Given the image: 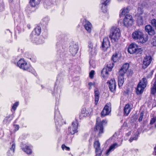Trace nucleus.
Here are the masks:
<instances>
[{
    "label": "nucleus",
    "mask_w": 156,
    "mask_h": 156,
    "mask_svg": "<svg viewBox=\"0 0 156 156\" xmlns=\"http://www.w3.org/2000/svg\"><path fill=\"white\" fill-rule=\"evenodd\" d=\"M132 37L134 40L142 44L147 42L148 39V35L144 34L142 31L139 30L135 31L133 33Z\"/></svg>",
    "instance_id": "obj_1"
},
{
    "label": "nucleus",
    "mask_w": 156,
    "mask_h": 156,
    "mask_svg": "<svg viewBox=\"0 0 156 156\" xmlns=\"http://www.w3.org/2000/svg\"><path fill=\"white\" fill-rule=\"evenodd\" d=\"M101 120L99 117L97 118V120L94 126V130L96 133H98V136H100L101 134L104 133V125H105L107 123V121L105 120H103L102 121H99Z\"/></svg>",
    "instance_id": "obj_2"
},
{
    "label": "nucleus",
    "mask_w": 156,
    "mask_h": 156,
    "mask_svg": "<svg viewBox=\"0 0 156 156\" xmlns=\"http://www.w3.org/2000/svg\"><path fill=\"white\" fill-rule=\"evenodd\" d=\"M120 30L119 28L115 27L111 28L110 30L109 37L112 42L113 43L117 42L120 37Z\"/></svg>",
    "instance_id": "obj_3"
},
{
    "label": "nucleus",
    "mask_w": 156,
    "mask_h": 156,
    "mask_svg": "<svg viewBox=\"0 0 156 156\" xmlns=\"http://www.w3.org/2000/svg\"><path fill=\"white\" fill-rule=\"evenodd\" d=\"M17 66L20 69L24 71H27L30 72H33L34 69L29 64L27 63L23 58H20L17 62Z\"/></svg>",
    "instance_id": "obj_4"
},
{
    "label": "nucleus",
    "mask_w": 156,
    "mask_h": 156,
    "mask_svg": "<svg viewBox=\"0 0 156 156\" xmlns=\"http://www.w3.org/2000/svg\"><path fill=\"white\" fill-rule=\"evenodd\" d=\"M147 83V80L145 77L143 78L140 80L136 89V93L138 95L142 94L144 89L146 87Z\"/></svg>",
    "instance_id": "obj_5"
},
{
    "label": "nucleus",
    "mask_w": 156,
    "mask_h": 156,
    "mask_svg": "<svg viewBox=\"0 0 156 156\" xmlns=\"http://www.w3.org/2000/svg\"><path fill=\"white\" fill-rule=\"evenodd\" d=\"M114 66L113 62L109 61L107 63L106 68H103L101 72V75L104 79H106L108 77L109 73L108 71H111Z\"/></svg>",
    "instance_id": "obj_6"
},
{
    "label": "nucleus",
    "mask_w": 156,
    "mask_h": 156,
    "mask_svg": "<svg viewBox=\"0 0 156 156\" xmlns=\"http://www.w3.org/2000/svg\"><path fill=\"white\" fill-rule=\"evenodd\" d=\"M143 50L141 48H139L138 46L133 43L130 44L128 47V51L130 54L141 55L142 53Z\"/></svg>",
    "instance_id": "obj_7"
},
{
    "label": "nucleus",
    "mask_w": 156,
    "mask_h": 156,
    "mask_svg": "<svg viewBox=\"0 0 156 156\" xmlns=\"http://www.w3.org/2000/svg\"><path fill=\"white\" fill-rule=\"evenodd\" d=\"M111 111V105L110 103H107L101 113V116L102 118L108 115Z\"/></svg>",
    "instance_id": "obj_8"
},
{
    "label": "nucleus",
    "mask_w": 156,
    "mask_h": 156,
    "mask_svg": "<svg viewBox=\"0 0 156 156\" xmlns=\"http://www.w3.org/2000/svg\"><path fill=\"white\" fill-rule=\"evenodd\" d=\"M133 23L132 16L130 14H127L124 18L123 24L125 26L128 27L131 26Z\"/></svg>",
    "instance_id": "obj_9"
},
{
    "label": "nucleus",
    "mask_w": 156,
    "mask_h": 156,
    "mask_svg": "<svg viewBox=\"0 0 156 156\" xmlns=\"http://www.w3.org/2000/svg\"><path fill=\"white\" fill-rule=\"evenodd\" d=\"M78 122L77 120L73 122L72 126L69 127L68 128L69 131L71 134L73 135L78 132Z\"/></svg>",
    "instance_id": "obj_10"
},
{
    "label": "nucleus",
    "mask_w": 156,
    "mask_h": 156,
    "mask_svg": "<svg viewBox=\"0 0 156 156\" xmlns=\"http://www.w3.org/2000/svg\"><path fill=\"white\" fill-rule=\"evenodd\" d=\"M152 61V58L150 55H146L144 58L143 62L142 68L146 69L151 64Z\"/></svg>",
    "instance_id": "obj_11"
},
{
    "label": "nucleus",
    "mask_w": 156,
    "mask_h": 156,
    "mask_svg": "<svg viewBox=\"0 0 156 156\" xmlns=\"http://www.w3.org/2000/svg\"><path fill=\"white\" fill-rule=\"evenodd\" d=\"M110 47V43L108 37H104L101 44L102 49L105 51H107Z\"/></svg>",
    "instance_id": "obj_12"
},
{
    "label": "nucleus",
    "mask_w": 156,
    "mask_h": 156,
    "mask_svg": "<svg viewBox=\"0 0 156 156\" xmlns=\"http://www.w3.org/2000/svg\"><path fill=\"white\" fill-rule=\"evenodd\" d=\"M21 147L22 150L27 154H30L32 153V146L31 145L22 144L21 145Z\"/></svg>",
    "instance_id": "obj_13"
},
{
    "label": "nucleus",
    "mask_w": 156,
    "mask_h": 156,
    "mask_svg": "<svg viewBox=\"0 0 156 156\" xmlns=\"http://www.w3.org/2000/svg\"><path fill=\"white\" fill-rule=\"evenodd\" d=\"M107 83L108 84V87L110 90L112 92H114L116 90V85L115 81L114 79H111L108 81Z\"/></svg>",
    "instance_id": "obj_14"
},
{
    "label": "nucleus",
    "mask_w": 156,
    "mask_h": 156,
    "mask_svg": "<svg viewBox=\"0 0 156 156\" xmlns=\"http://www.w3.org/2000/svg\"><path fill=\"white\" fill-rule=\"evenodd\" d=\"M129 66V65L128 63H126L124 64L119 70V75L120 76H124L128 70Z\"/></svg>",
    "instance_id": "obj_15"
},
{
    "label": "nucleus",
    "mask_w": 156,
    "mask_h": 156,
    "mask_svg": "<svg viewBox=\"0 0 156 156\" xmlns=\"http://www.w3.org/2000/svg\"><path fill=\"white\" fill-rule=\"evenodd\" d=\"M90 114V111L88 109H87L86 108H83L81 110V113L79 115V118L80 119H81L83 117L89 116Z\"/></svg>",
    "instance_id": "obj_16"
},
{
    "label": "nucleus",
    "mask_w": 156,
    "mask_h": 156,
    "mask_svg": "<svg viewBox=\"0 0 156 156\" xmlns=\"http://www.w3.org/2000/svg\"><path fill=\"white\" fill-rule=\"evenodd\" d=\"M145 30L151 36H153L155 34L154 29L150 25H147L145 27Z\"/></svg>",
    "instance_id": "obj_17"
},
{
    "label": "nucleus",
    "mask_w": 156,
    "mask_h": 156,
    "mask_svg": "<svg viewBox=\"0 0 156 156\" xmlns=\"http://www.w3.org/2000/svg\"><path fill=\"white\" fill-rule=\"evenodd\" d=\"M41 32V27L38 25H37L34 29V30L32 31L30 35V37H33V34L37 36H39Z\"/></svg>",
    "instance_id": "obj_18"
},
{
    "label": "nucleus",
    "mask_w": 156,
    "mask_h": 156,
    "mask_svg": "<svg viewBox=\"0 0 156 156\" xmlns=\"http://www.w3.org/2000/svg\"><path fill=\"white\" fill-rule=\"evenodd\" d=\"M84 26L85 29L87 32L89 33H90L91 31V28L92 27L91 23L90 22L85 19L84 20Z\"/></svg>",
    "instance_id": "obj_19"
},
{
    "label": "nucleus",
    "mask_w": 156,
    "mask_h": 156,
    "mask_svg": "<svg viewBox=\"0 0 156 156\" xmlns=\"http://www.w3.org/2000/svg\"><path fill=\"white\" fill-rule=\"evenodd\" d=\"M131 109L129 104V103L126 104L123 109L124 115L125 116H128L131 111Z\"/></svg>",
    "instance_id": "obj_20"
},
{
    "label": "nucleus",
    "mask_w": 156,
    "mask_h": 156,
    "mask_svg": "<svg viewBox=\"0 0 156 156\" xmlns=\"http://www.w3.org/2000/svg\"><path fill=\"white\" fill-rule=\"evenodd\" d=\"M129 6H127L126 8L125 7L123 8L120 11V17H121L124 16H125L129 13Z\"/></svg>",
    "instance_id": "obj_21"
},
{
    "label": "nucleus",
    "mask_w": 156,
    "mask_h": 156,
    "mask_svg": "<svg viewBox=\"0 0 156 156\" xmlns=\"http://www.w3.org/2000/svg\"><path fill=\"white\" fill-rule=\"evenodd\" d=\"M78 50V46L75 44L70 47V52L73 55H75L77 53Z\"/></svg>",
    "instance_id": "obj_22"
},
{
    "label": "nucleus",
    "mask_w": 156,
    "mask_h": 156,
    "mask_svg": "<svg viewBox=\"0 0 156 156\" xmlns=\"http://www.w3.org/2000/svg\"><path fill=\"white\" fill-rule=\"evenodd\" d=\"M94 93L95 97L94 104L95 105H97L99 100L100 97V92L98 88H96L94 89Z\"/></svg>",
    "instance_id": "obj_23"
},
{
    "label": "nucleus",
    "mask_w": 156,
    "mask_h": 156,
    "mask_svg": "<svg viewBox=\"0 0 156 156\" xmlns=\"http://www.w3.org/2000/svg\"><path fill=\"white\" fill-rule=\"evenodd\" d=\"M12 143L11 147L10 148V150L7 153V155L8 156H13L14 152L15 149V144L13 141H12Z\"/></svg>",
    "instance_id": "obj_24"
},
{
    "label": "nucleus",
    "mask_w": 156,
    "mask_h": 156,
    "mask_svg": "<svg viewBox=\"0 0 156 156\" xmlns=\"http://www.w3.org/2000/svg\"><path fill=\"white\" fill-rule=\"evenodd\" d=\"M33 43L37 44H42L43 43V41L39 37H35L33 36V37H30Z\"/></svg>",
    "instance_id": "obj_25"
},
{
    "label": "nucleus",
    "mask_w": 156,
    "mask_h": 156,
    "mask_svg": "<svg viewBox=\"0 0 156 156\" xmlns=\"http://www.w3.org/2000/svg\"><path fill=\"white\" fill-rule=\"evenodd\" d=\"M100 144L98 140L95 141L94 143V147L95 149V153L98 151H102L100 148Z\"/></svg>",
    "instance_id": "obj_26"
},
{
    "label": "nucleus",
    "mask_w": 156,
    "mask_h": 156,
    "mask_svg": "<svg viewBox=\"0 0 156 156\" xmlns=\"http://www.w3.org/2000/svg\"><path fill=\"white\" fill-rule=\"evenodd\" d=\"M41 0H30L29 4L31 7H36L40 3Z\"/></svg>",
    "instance_id": "obj_27"
},
{
    "label": "nucleus",
    "mask_w": 156,
    "mask_h": 156,
    "mask_svg": "<svg viewBox=\"0 0 156 156\" xmlns=\"http://www.w3.org/2000/svg\"><path fill=\"white\" fill-rule=\"evenodd\" d=\"M115 146H116L117 147L119 146L118 144L116 143H114L112 145H111L110 146L109 149L107 150L106 152V154L107 155H108L110 152L113 151L115 148Z\"/></svg>",
    "instance_id": "obj_28"
},
{
    "label": "nucleus",
    "mask_w": 156,
    "mask_h": 156,
    "mask_svg": "<svg viewBox=\"0 0 156 156\" xmlns=\"http://www.w3.org/2000/svg\"><path fill=\"white\" fill-rule=\"evenodd\" d=\"M118 53V52H115L113 54L112 56L111 60L112 61V62L111 61L113 62L114 64V63L116 62L119 60Z\"/></svg>",
    "instance_id": "obj_29"
},
{
    "label": "nucleus",
    "mask_w": 156,
    "mask_h": 156,
    "mask_svg": "<svg viewBox=\"0 0 156 156\" xmlns=\"http://www.w3.org/2000/svg\"><path fill=\"white\" fill-rule=\"evenodd\" d=\"M111 0H101V4L102 5L101 7V9L103 10V7H105V8H106V7L108 5L110 2ZM103 12H106V10H105V11H104L103 10Z\"/></svg>",
    "instance_id": "obj_30"
},
{
    "label": "nucleus",
    "mask_w": 156,
    "mask_h": 156,
    "mask_svg": "<svg viewBox=\"0 0 156 156\" xmlns=\"http://www.w3.org/2000/svg\"><path fill=\"white\" fill-rule=\"evenodd\" d=\"M54 118L55 123L56 122H58L61 119V116L60 113L57 110L55 111V112Z\"/></svg>",
    "instance_id": "obj_31"
},
{
    "label": "nucleus",
    "mask_w": 156,
    "mask_h": 156,
    "mask_svg": "<svg viewBox=\"0 0 156 156\" xmlns=\"http://www.w3.org/2000/svg\"><path fill=\"white\" fill-rule=\"evenodd\" d=\"M124 76H120L119 75L118 78V86L119 88L121 87L124 82Z\"/></svg>",
    "instance_id": "obj_32"
},
{
    "label": "nucleus",
    "mask_w": 156,
    "mask_h": 156,
    "mask_svg": "<svg viewBox=\"0 0 156 156\" xmlns=\"http://www.w3.org/2000/svg\"><path fill=\"white\" fill-rule=\"evenodd\" d=\"M55 0H46L44 2V5L46 6H51L54 4V2L55 3Z\"/></svg>",
    "instance_id": "obj_33"
},
{
    "label": "nucleus",
    "mask_w": 156,
    "mask_h": 156,
    "mask_svg": "<svg viewBox=\"0 0 156 156\" xmlns=\"http://www.w3.org/2000/svg\"><path fill=\"white\" fill-rule=\"evenodd\" d=\"M89 51L91 56H93L96 55L97 54V49L96 47H94L93 49H89Z\"/></svg>",
    "instance_id": "obj_34"
},
{
    "label": "nucleus",
    "mask_w": 156,
    "mask_h": 156,
    "mask_svg": "<svg viewBox=\"0 0 156 156\" xmlns=\"http://www.w3.org/2000/svg\"><path fill=\"white\" fill-rule=\"evenodd\" d=\"M49 21V19L48 17H45L42 20V23L44 25L46 26L47 25Z\"/></svg>",
    "instance_id": "obj_35"
},
{
    "label": "nucleus",
    "mask_w": 156,
    "mask_h": 156,
    "mask_svg": "<svg viewBox=\"0 0 156 156\" xmlns=\"http://www.w3.org/2000/svg\"><path fill=\"white\" fill-rule=\"evenodd\" d=\"M19 104L18 101H16L15 102L12 106V109L14 111H15L16 110L17 107L18 106Z\"/></svg>",
    "instance_id": "obj_36"
},
{
    "label": "nucleus",
    "mask_w": 156,
    "mask_h": 156,
    "mask_svg": "<svg viewBox=\"0 0 156 156\" xmlns=\"http://www.w3.org/2000/svg\"><path fill=\"white\" fill-rule=\"evenodd\" d=\"M144 115V112L143 111H141L140 114V115L138 119V121L139 122H141L142 121V119Z\"/></svg>",
    "instance_id": "obj_37"
},
{
    "label": "nucleus",
    "mask_w": 156,
    "mask_h": 156,
    "mask_svg": "<svg viewBox=\"0 0 156 156\" xmlns=\"http://www.w3.org/2000/svg\"><path fill=\"white\" fill-rule=\"evenodd\" d=\"M95 74V71L94 70H91L89 73V76L91 79H92L94 77Z\"/></svg>",
    "instance_id": "obj_38"
},
{
    "label": "nucleus",
    "mask_w": 156,
    "mask_h": 156,
    "mask_svg": "<svg viewBox=\"0 0 156 156\" xmlns=\"http://www.w3.org/2000/svg\"><path fill=\"white\" fill-rule=\"evenodd\" d=\"M151 44L153 46H156V36H154L153 38Z\"/></svg>",
    "instance_id": "obj_39"
},
{
    "label": "nucleus",
    "mask_w": 156,
    "mask_h": 156,
    "mask_svg": "<svg viewBox=\"0 0 156 156\" xmlns=\"http://www.w3.org/2000/svg\"><path fill=\"white\" fill-rule=\"evenodd\" d=\"M61 147L63 150H64L65 149H66V150L67 151H69L70 150V148L66 146L65 144H62Z\"/></svg>",
    "instance_id": "obj_40"
},
{
    "label": "nucleus",
    "mask_w": 156,
    "mask_h": 156,
    "mask_svg": "<svg viewBox=\"0 0 156 156\" xmlns=\"http://www.w3.org/2000/svg\"><path fill=\"white\" fill-rule=\"evenodd\" d=\"M137 23L139 25H142L143 24V21L141 17L137 19Z\"/></svg>",
    "instance_id": "obj_41"
},
{
    "label": "nucleus",
    "mask_w": 156,
    "mask_h": 156,
    "mask_svg": "<svg viewBox=\"0 0 156 156\" xmlns=\"http://www.w3.org/2000/svg\"><path fill=\"white\" fill-rule=\"evenodd\" d=\"M13 126L14 127V131L15 132H16L18 130L20 126H19L18 124H13Z\"/></svg>",
    "instance_id": "obj_42"
},
{
    "label": "nucleus",
    "mask_w": 156,
    "mask_h": 156,
    "mask_svg": "<svg viewBox=\"0 0 156 156\" xmlns=\"http://www.w3.org/2000/svg\"><path fill=\"white\" fill-rule=\"evenodd\" d=\"M151 23L156 30V20L155 19H152L151 21Z\"/></svg>",
    "instance_id": "obj_43"
},
{
    "label": "nucleus",
    "mask_w": 156,
    "mask_h": 156,
    "mask_svg": "<svg viewBox=\"0 0 156 156\" xmlns=\"http://www.w3.org/2000/svg\"><path fill=\"white\" fill-rule=\"evenodd\" d=\"M156 121V117L152 118L150 120V124L152 125L154 124Z\"/></svg>",
    "instance_id": "obj_44"
},
{
    "label": "nucleus",
    "mask_w": 156,
    "mask_h": 156,
    "mask_svg": "<svg viewBox=\"0 0 156 156\" xmlns=\"http://www.w3.org/2000/svg\"><path fill=\"white\" fill-rule=\"evenodd\" d=\"M138 138L137 136L136 135L134 137H131L130 139H129V141L130 142H132L134 140H136Z\"/></svg>",
    "instance_id": "obj_45"
},
{
    "label": "nucleus",
    "mask_w": 156,
    "mask_h": 156,
    "mask_svg": "<svg viewBox=\"0 0 156 156\" xmlns=\"http://www.w3.org/2000/svg\"><path fill=\"white\" fill-rule=\"evenodd\" d=\"M95 84V82H94L93 83L90 82L88 83V85L89 86V90H90L91 88V86L92 85H94Z\"/></svg>",
    "instance_id": "obj_46"
},
{
    "label": "nucleus",
    "mask_w": 156,
    "mask_h": 156,
    "mask_svg": "<svg viewBox=\"0 0 156 156\" xmlns=\"http://www.w3.org/2000/svg\"><path fill=\"white\" fill-rule=\"evenodd\" d=\"M30 59L32 62H35L36 61V58L35 56H31L30 58Z\"/></svg>",
    "instance_id": "obj_47"
},
{
    "label": "nucleus",
    "mask_w": 156,
    "mask_h": 156,
    "mask_svg": "<svg viewBox=\"0 0 156 156\" xmlns=\"http://www.w3.org/2000/svg\"><path fill=\"white\" fill-rule=\"evenodd\" d=\"M88 47L89 48V49H93L94 48L93 46V44L92 42H90L89 43Z\"/></svg>",
    "instance_id": "obj_48"
},
{
    "label": "nucleus",
    "mask_w": 156,
    "mask_h": 156,
    "mask_svg": "<svg viewBox=\"0 0 156 156\" xmlns=\"http://www.w3.org/2000/svg\"><path fill=\"white\" fill-rule=\"evenodd\" d=\"M102 151H98V152L96 153L95 156H101V155Z\"/></svg>",
    "instance_id": "obj_49"
},
{
    "label": "nucleus",
    "mask_w": 156,
    "mask_h": 156,
    "mask_svg": "<svg viewBox=\"0 0 156 156\" xmlns=\"http://www.w3.org/2000/svg\"><path fill=\"white\" fill-rule=\"evenodd\" d=\"M102 151H98V152L96 153L95 156H101V155Z\"/></svg>",
    "instance_id": "obj_50"
},
{
    "label": "nucleus",
    "mask_w": 156,
    "mask_h": 156,
    "mask_svg": "<svg viewBox=\"0 0 156 156\" xmlns=\"http://www.w3.org/2000/svg\"><path fill=\"white\" fill-rule=\"evenodd\" d=\"M154 151L153 152V155L156 156V144L154 148Z\"/></svg>",
    "instance_id": "obj_51"
},
{
    "label": "nucleus",
    "mask_w": 156,
    "mask_h": 156,
    "mask_svg": "<svg viewBox=\"0 0 156 156\" xmlns=\"http://www.w3.org/2000/svg\"><path fill=\"white\" fill-rule=\"evenodd\" d=\"M131 134V131H130L128 133H127L126 134V136H129Z\"/></svg>",
    "instance_id": "obj_52"
},
{
    "label": "nucleus",
    "mask_w": 156,
    "mask_h": 156,
    "mask_svg": "<svg viewBox=\"0 0 156 156\" xmlns=\"http://www.w3.org/2000/svg\"><path fill=\"white\" fill-rule=\"evenodd\" d=\"M27 27L29 29H30L31 28V26L30 24H28L27 26Z\"/></svg>",
    "instance_id": "obj_53"
},
{
    "label": "nucleus",
    "mask_w": 156,
    "mask_h": 156,
    "mask_svg": "<svg viewBox=\"0 0 156 156\" xmlns=\"http://www.w3.org/2000/svg\"><path fill=\"white\" fill-rule=\"evenodd\" d=\"M92 138L91 137H90L89 140V141L90 143H91V142H92Z\"/></svg>",
    "instance_id": "obj_54"
},
{
    "label": "nucleus",
    "mask_w": 156,
    "mask_h": 156,
    "mask_svg": "<svg viewBox=\"0 0 156 156\" xmlns=\"http://www.w3.org/2000/svg\"><path fill=\"white\" fill-rule=\"evenodd\" d=\"M9 117H6V118H5V119H6V120H7L9 118Z\"/></svg>",
    "instance_id": "obj_55"
},
{
    "label": "nucleus",
    "mask_w": 156,
    "mask_h": 156,
    "mask_svg": "<svg viewBox=\"0 0 156 156\" xmlns=\"http://www.w3.org/2000/svg\"><path fill=\"white\" fill-rule=\"evenodd\" d=\"M153 70H152L151 72V74L152 75L153 74Z\"/></svg>",
    "instance_id": "obj_56"
},
{
    "label": "nucleus",
    "mask_w": 156,
    "mask_h": 156,
    "mask_svg": "<svg viewBox=\"0 0 156 156\" xmlns=\"http://www.w3.org/2000/svg\"><path fill=\"white\" fill-rule=\"evenodd\" d=\"M155 127H156V124H155Z\"/></svg>",
    "instance_id": "obj_57"
}]
</instances>
